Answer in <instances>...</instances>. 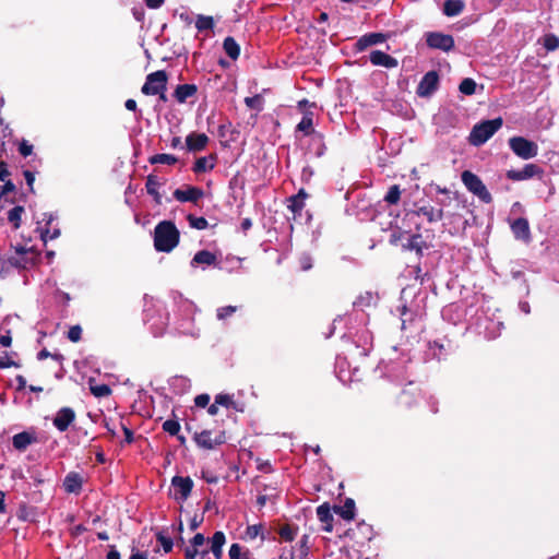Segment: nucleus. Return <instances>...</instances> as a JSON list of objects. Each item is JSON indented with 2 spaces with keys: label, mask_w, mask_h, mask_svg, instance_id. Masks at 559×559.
Masks as SVG:
<instances>
[{
  "label": "nucleus",
  "mask_w": 559,
  "mask_h": 559,
  "mask_svg": "<svg viewBox=\"0 0 559 559\" xmlns=\"http://www.w3.org/2000/svg\"><path fill=\"white\" fill-rule=\"evenodd\" d=\"M424 394L418 385L408 382L395 397L397 408L409 417H419L421 415L420 403Z\"/></svg>",
  "instance_id": "f257e3e1"
},
{
  "label": "nucleus",
  "mask_w": 559,
  "mask_h": 559,
  "mask_svg": "<svg viewBox=\"0 0 559 559\" xmlns=\"http://www.w3.org/2000/svg\"><path fill=\"white\" fill-rule=\"evenodd\" d=\"M180 241V231L173 221H162L154 228V248L158 252L173 251Z\"/></svg>",
  "instance_id": "f03ea898"
},
{
  "label": "nucleus",
  "mask_w": 559,
  "mask_h": 559,
  "mask_svg": "<svg viewBox=\"0 0 559 559\" xmlns=\"http://www.w3.org/2000/svg\"><path fill=\"white\" fill-rule=\"evenodd\" d=\"M503 124L501 117L476 123L468 136L469 144L480 146L486 143Z\"/></svg>",
  "instance_id": "7ed1b4c3"
},
{
  "label": "nucleus",
  "mask_w": 559,
  "mask_h": 559,
  "mask_svg": "<svg viewBox=\"0 0 559 559\" xmlns=\"http://www.w3.org/2000/svg\"><path fill=\"white\" fill-rule=\"evenodd\" d=\"M11 249L13 252L8 255L11 270H28L37 263L38 253L33 248L17 245L11 246Z\"/></svg>",
  "instance_id": "20e7f679"
},
{
  "label": "nucleus",
  "mask_w": 559,
  "mask_h": 559,
  "mask_svg": "<svg viewBox=\"0 0 559 559\" xmlns=\"http://www.w3.org/2000/svg\"><path fill=\"white\" fill-rule=\"evenodd\" d=\"M462 182L466 189L476 195L481 202L489 204L492 202V197L481 179L471 170H464L461 175Z\"/></svg>",
  "instance_id": "39448f33"
},
{
  "label": "nucleus",
  "mask_w": 559,
  "mask_h": 559,
  "mask_svg": "<svg viewBox=\"0 0 559 559\" xmlns=\"http://www.w3.org/2000/svg\"><path fill=\"white\" fill-rule=\"evenodd\" d=\"M509 146L512 150V152L522 159L533 158L538 153L537 144L523 136L510 138Z\"/></svg>",
  "instance_id": "423d86ee"
},
{
  "label": "nucleus",
  "mask_w": 559,
  "mask_h": 559,
  "mask_svg": "<svg viewBox=\"0 0 559 559\" xmlns=\"http://www.w3.org/2000/svg\"><path fill=\"white\" fill-rule=\"evenodd\" d=\"M168 83V74L165 70H157L146 75L145 83L141 87V92L146 96H155Z\"/></svg>",
  "instance_id": "0eeeda50"
},
{
  "label": "nucleus",
  "mask_w": 559,
  "mask_h": 559,
  "mask_svg": "<svg viewBox=\"0 0 559 559\" xmlns=\"http://www.w3.org/2000/svg\"><path fill=\"white\" fill-rule=\"evenodd\" d=\"M212 435L213 432L211 430L205 429L201 432H195L193 440L198 447L205 450H213L216 445H221L226 442L225 431H218L215 437H212Z\"/></svg>",
  "instance_id": "6e6552de"
},
{
  "label": "nucleus",
  "mask_w": 559,
  "mask_h": 559,
  "mask_svg": "<svg viewBox=\"0 0 559 559\" xmlns=\"http://www.w3.org/2000/svg\"><path fill=\"white\" fill-rule=\"evenodd\" d=\"M427 46L432 49H439L449 52L455 47L454 38L452 35L439 32H430L426 35Z\"/></svg>",
  "instance_id": "1a4fd4ad"
},
{
  "label": "nucleus",
  "mask_w": 559,
  "mask_h": 559,
  "mask_svg": "<svg viewBox=\"0 0 559 559\" xmlns=\"http://www.w3.org/2000/svg\"><path fill=\"white\" fill-rule=\"evenodd\" d=\"M439 86V74L437 71L432 70L427 72L418 83L416 94L419 97H429L431 96Z\"/></svg>",
  "instance_id": "9d476101"
},
{
  "label": "nucleus",
  "mask_w": 559,
  "mask_h": 559,
  "mask_svg": "<svg viewBox=\"0 0 559 559\" xmlns=\"http://www.w3.org/2000/svg\"><path fill=\"white\" fill-rule=\"evenodd\" d=\"M193 485V480L189 476H174L171 478V486L175 489L174 498L178 501H186L191 495Z\"/></svg>",
  "instance_id": "9b49d317"
},
{
  "label": "nucleus",
  "mask_w": 559,
  "mask_h": 559,
  "mask_svg": "<svg viewBox=\"0 0 559 559\" xmlns=\"http://www.w3.org/2000/svg\"><path fill=\"white\" fill-rule=\"evenodd\" d=\"M416 216H424L428 223H437L443 219L444 212L441 207H435L429 202L416 203L415 210L411 212Z\"/></svg>",
  "instance_id": "f8f14e48"
},
{
  "label": "nucleus",
  "mask_w": 559,
  "mask_h": 559,
  "mask_svg": "<svg viewBox=\"0 0 559 559\" xmlns=\"http://www.w3.org/2000/svg\"><path fill=\"white\" fill-rule=\"evenodd\" d=\"M544 170L536 164H526L521 170L510 169L507 178L513 181H522L535 176L542 177Z\"/></svg>",
  "instance_id": "ddd939ff"
},
{
  "label": "nucleus",
  "mask_w": 559,
  "mask_h": 559,
  "mask_svg": "<svg viewBox=\"0 0 559 559\" xmlns=\"http://www.w3.org/2000/svg\"><path fill=\"white\" fill-rule=\"evenodd\" d=\"M173 195L179 202L197 204L204 197V191L199 187L186 186L185 189H176Z\"/></svg>",
  "instance_id": "4468645a"
},
{
  "label": "nucleus",
  "mask_w": 559,
  "mask_h": 559,
  "mask_svg": "<svg viewBox=\"0 0 559 559\" xmlns=\"http://www.w3.org/2000/svg\"><path fill=\"white\" fill-rule=\"evenodd\" d=\"M407 237L406 241L402 245L404 250L415 251L420 259L424 255V250L429 248V245L423 239V235L418 231Z\"/></svg>",
  "instance_id": "2eb2a0df"
},
{
  "label": "nucleus",
  "mask_w": 559,
  "mask_h": 559,
  "mask_svg": "<svg viewBox=\"0 0 559 559\" xmlns=\"http://www.w3.org/2000/svg\"><path fill=\"white\" fill-rule=\"evenodd\" d=\"M75 420V412L71 407H62L58 411L53 418V426L61 432L68 430L70 425Z\"/></svg>",
  "instance_id": "dca6fc26"
},
{
  "label": "nucleus",
  "mask_w": 559,
  "mask_h": 559,
  "mask_svg": "<svg viewBox=\"0 0 559 559\" xmlns=\"http://www.w3.org/2000/svg\"><path fill=\"white\" fill-rule=\"evenodd\" d=\"M369 60L373 66L393 69L399 66L397 59L381 50H372Z\"/></svg>",
  "instance_id": "f3484780"
},
{
  "label": "nucleus",
  "mask_w": 559,
  "mask_h": 559,
  "mask_svg": "<svg viewBox=\"0 0 559 559\" xmlns=\"http://www.w3.org/2000/svg\"><path fill=\"white\" fill-rule=\"evenodd\" d=\"M209 141L205 133L191 132L186 138V147L189 152H201L206 147Z\"/></svg>",
  "instance_id": "a211bd4d"
},
{
  "label": "nucleus",
  "mask_w": 559,
  "mask_h": 559,
  "mask_svg": "<svg viewBox=\"0 0 559 559\" xmlns=\"http://www.w3.org/2000/svg\"><path fill=\"white\" fill-rule=\"evenodd\" d=\"M38 438L35 432L22 431L13 436L12 444L17 451H25L28 445L36 443Z\"/></svg>",
  "instance_id": "6ab92c4d"
},
{
  "label": "nucleus",
  "mask_w": 559,
  "mask_h": 559,
  "mask_svg": "<svg viewBox=\"0 0 559 559\" xmlns=\"http://www.w3.org/2000/svg\"><path fill=\"white\" fill-rule=\"evenodd\" d=\"M385 39H386V35L383 33H368V34L361 36L355 43V49H356V51H364L369 46L381 44Z\"/></svg>",
  "instance_id": "aec40b11"
},
{
  "label": "nucleus",
  "mask_w": 559,
  "mask_h": 559,
  "mask_svg": "<svg viewBox=\"0 0 559 559\" xmlns=\"http://www.w3.org/2000/svg\"><path fill=\"white\" fill-rule=\"evenodd\" d=\"M333 508H331L330 503L324 502L320 504L317 508V516L320 522H322L324 525L322 530L324 532L331 533L333 531V514H332Z\"/></svg>",
  "instance_id": "412c9836"
},
{
  "label": "nucleus",
  "mask_w": 559,
  "mask_h": 559,
  "mask_svg": "<svg viewBox=\"0 0 559 559\" xmlns=\"http://www.w3.org/2000/svg\"><path fill=\"white\" fill-rule=\"evenodd\" d=\"M511 230L516 239L528 241L531 239V230L528 221L524 217H519L511 224Z\"/></svg>",
  "instance_id": "4be33fe9"
},
{
  "label": "nucleus",
  "mask_w": 559,
  "mask_h": 559,
  "mask_svg": "<svg viewBox=\"0 0 559 559\" xmlns=\"http://www.w3.org/2000/svg\"><path fill=\"white\" fill-rule=\"evenodd\" d=\"M82 485V476L76 472L68 473L63 479V488L68 493H80Z\"/></svg>",
  "instance_id": "5701e85b"
},
{
  "label": "nucleus",
  "mask_w": 559,
  "mask_h": 559,
  "mask_svg": "<svg viewBox=\"0 0 559 559\" xmlns=\"http://www.w3.org/2000/svg\"><path fill=\"white\" fill-rule=\"evenodd\" d=\"M216 160V154H210L209 156L199 157L193 164L192 171L194 174H203L211 171L215 167Z\"/></svg>",
  "instance_id": "b1692460"
},
{
  "label": "nucleus",
  "mask_w": 559,
  "mask_h": 559,
  "mask_svg": "<svg viewBox=\"0 0 559 559\" xmlns=\"http://www.w3.org/2000/svg\"><path fill=\"white\" fill-rule=\"evenodd\" d=\"M200 264H205V265H213V266H217L218 265V262H217V257L215 253L209 251V250H200L198 251L191 262H190V265L192 267H195L197 265H200Z\"/></svg>",
  "instance_id": "393cba45"
},
{
  "label": "nucleus",
  "mask_w": 559,
  "mask_h": 559,
  "mask_svg": "<svg viewBox=\"0 0 559 559\" xmlns=\"http://www.w3.org/2000/svg\"><path fill=\"white\" fill-rule=\"evenodd\" d=\"M210 552H212L214 559H222L223 558V546L226 543V536L224 532L217 531L213 534V536L210 538Z\"/></svg>",
  "instance_id": "a878e982"
},
{
  "label": "nucleus",
  "mask_w": 559,
  "mask_h": 559,
  "mask_svg": "<svg viewBox=\"0 0 559 559\" xmlns=\"http://www.w3.org/2000/svg\"><path fill=\"white\" fill-rule=\"evenodd\" d=\"M197 92L198 87L195 84H180L177 85L174 92V97L178 103L183 104L188 98L194 96Z\"/></svg>",
  "instance_id": "bb28decb"
},
{
  "label": "nucleus",
  "mask_w": 559,
  "mask_h": 559,
  "mask_svg": "<svg viewBox=\"0 0 559 559\" xmlns=\"http://www.w3.org/2000/svg\"><path fill=\"white\" fill-rule=\"evenodd\" d=\"M356 504L354 499L347 498L344 506H333V511L346 521L354 520Z\"/></svg>",
  "instance_id": "cd10ccee"
},
{
  "label": "nucleus",
  "mask_w": 559,
  "mask_h": 559,
  "mask_svg": "<svg viewBox=\"0 0 559 559\" xmlns=\"http://www.w3.org/2000/svg\"><path fill=\"white\" fill-rule=\"evenodd\" d=\"M160 186V182L158 180V177L155 175H148L145 182L146 192L153 197L155 203L157 205L162 204V195L158 192V188Z\"/></svg>",
  "instance_id": "c85d7f7f"
},
{
  "label": "nucleus",
  "mask_w": 559,
  "mask_h": 559,
  "mask_svg": "<svg viewBox=\"0 0 559 559\" xmlns=\"http://www.w3.org/2000/svg\"><path fill=\"white\" fill-rule=\"evenodd\" d=\"M296 130L302 132L305 135L314 133L312 111H305L300 122L296 127Z\"/></svg>",
  "instance_id": "c756f323"
},
{
  "label": "nucleus",
  "mask_w": 559,
  "mask_h": 559,
  "mask_svg": "<svg viewBox=\"0 0 559 559\" xmlns=\"http://www.w3.org/2000/svg\"><path fill=\"white\" fill-rule=\"evenodd\" d=\"M464 10L462 0H445L443 3V14L447 16H456Z\"/></svg>",
  "instance_id": "7c9ffc66"
},
{
  "label": "nucleus",
  "mask_w": 559,
  "mask_h": 559,
  "mask_svg": "<svg viewBox=\"0 0 559 559\" xmlns=\"http://www.w3.org/2000/svg\"><path fill=\"white\" fill-rule=\"evenodd\" d=\"M223 48L231 60H237L240 55V46L234 37L228 36L223 41Z\"/></svg>",
  "instance_id": "2f4dec72"
},
{
  "label": "nucleus",
  "mask_w": 559,
  "mask_h": 559,
  "mask_svg": "<svg viewBox=\"0 0 559 559\" xmlns=\"http://www.w3.org/2000/svg\"><path fill=\"white\" fill-rule=\"evenodd\" d=\"M25 212L24 206L15 205L8 212V222L14 230L19 229L22 224V214Z\"/></svg>",
  "instance_id": "473e14b6"
},
{
  "label": "nucleus",
  "mask_w": 559,
  "mask_h": 559,
  "mask_svg": "<svg viewBox=\"0 0 559 559\" xmlns=\"http://www.w3.org/2000/svg\"><path fill=\"white\" fill-rule=\"evenodd\" d=\"M298 534V527H295L290 524H285L280 527L278 535L284 542H293Z\"/></svg>",
  "instance_id": "72a5a7b5"
},
{
  "label": "nucleus",
  "mask_w": 559,
  "mask_h": 559,
  "mask_svg": "<svg viewBox=\"0 0 559 559\" xmlns=\"http://www.w3.org/2000/svg\"><path fill=\"white\" fill-rule=\"evenodd\" d=\"M148 162L152 165H155V164L174 165L178 162V158L171 154L160 153V154H155V155L151 156L148 158Z\"/></svg>",
  "instance_id": "f704fd0d"
},
{
  "label": "nucleus",
  "mask_w": 559,
  "mask_h": 559,
  "mask_svg": "<svg viewBox=\"0 0 559 559\" xmlns=\"http://www.w3.org/2000/svg\"><path fill=\"white\" fill-rule=\"evenodd\" d=\"M228 555L230 559H250V551L237 543L230 546Z\"/></svg>",
  "instance_id": "c9c22d12"
},
{
  "label": "nucleus",
  "mask_w": 559,
  "mask_h": 559,
  "mask_svg": "<svg viewBox=\"0 0 559 559\" xmlns=\"http://www.w3.org/2000/svg\"><path fill=\"white\" fill-rule=\"evenodd\" d=\"M245 536L248 539H254L260 536L261 539L264 540V526L262 524L249 525L246 528Z\"/></svg>",
  "instance_id": "e433bc0d"
},
{
  "label": "nucleus",
  "mask_w": 559,
  "mask_h": 559,
  "mask_svg": "<svg viewBox=\"0 0 559 559\" xmlns=\"http://www.w3.org/2000/svg\"><path fill=\"white\" fill-rule=\"evenodd\" d=\"M401 188L399 185H393L389 188L384 195V201L389 204H397L401 200Z\"/></svg>",
  "instance_id": "4c0bfd02"
},
{
  "label": "nucleus",
  "mask_w": 559,
  "mask_h": 559,
  "mask_svg": "<svg viewBox=\"0 0 559 559\" xmlns=\"http://www.w3.org/2000/svg\"><path fill=\"white\" fill-rule=\"evenodd\" d=\"M214 27V20L212 16L198 15L195 21V28L199 32L212 29Z\"/></svg>",
  "instance_id": "58836bf2"
},
{
  "label": "nucleus",
  "mask_w": 559,
  "mask_h": 559,
  "mask_svg": "<svg viewBox=\"0 0 559 559\" xmlns=\"http://www.w3.org/2000/svg\"><path fill=\"white\" fill-rule=\"evenodd\" d=\"M415 319L416 314L404 305L401 308L402 330H406L408 325H412Z\"/></svg>",
  "instance_id": "ea45409f"
},
{
  "label": "nucleus",
  "mask_w": 559,
  "mask_h": 559,
  "mask_svg": "<svg viewBox=\"0 0 559 559\" xmlns=\"http://www.w3.org/2000/svg\"><path fill=\"white\" fill-rule=\"evenodd\" d=\"M287 209L290 210L294 215H301V211L304 210L305 207V202L299 200L298 197H295V195H290L288 199H287Z\"/></svg>",
  "instance_id": "a19ab883"
},
{
  "label": "nucleus",
  "mask_w": 559,
  "mask_h": 559,
  "mask_svg": "<svg viewBox=\"0 0 559 559\" xmlns=\"http://www.w3.org/2000/svg\"><path fill=\"white\" fill-rule=\"evenodd\" d=\"M187 221L190 225L191 228H194V229H198V230H203L205 229L207 226H209V223L207 221L202 217V216H195L193 214H188L187 215Z\"/></svg>",
  "instance_id": "79ce46f5"
},
{
  "label": "nucleus",
  "mask_w": 559,
  "mask_h": 559,
  "mask_svg": "<svg viewBox=\"0 0 559 559\" xmlns=\"http://www.w3.org/2000/svg\"><path fill=\"white\" fill-rule=\"evenodd\" d=\"M476 82L471 79V78H466L464 80H462V82L460 83L459 85V91L464 94V95H473L475 94L476 92Z\"/></svg>",
  "instance_id": "37998d69"
},
{
  "label": "nucleus",
  "mask_w": 559,
  "mask_h": 559,
  "mask_svg": "<svg viewBox=\"0 0 559 559\" xmlns=\"http://www.w3.org/2000/svg\"><path fill=\"white\" fill-rule=\"evenodd\" d=\"M91 393L95 397H106L109 396L112 392L111 388L108 384H96V385H90Z\"/></svg>",
  "instance_id": "c03bdc74"
},
{
  "label": "nucleus",
  "mask_w": 559,
  "mask_h": 559,
  "mask_svg": "<svg viewBox=\"0 0 559 559\" xmlns=\"http://www.w3.org/2000/svg\"><path fill=\"white\" fill-rule=\"evenodd\" d=\"M156 540L160 544L165 554L173 550L174 542L169 536H166L163 531L156 533Z\"/></svg>",
  "instance_id": "a18cd8bd"
},
{
  "label": "nucleus",
  "mask_w": 559,
  "mask_h": 559,
  "mask_svg": "<svg viewBox=\"0 0 559 559\" xmlns=\"http://www.w3.org/2000/svg\"><path fill=\"white\" fill-rule=\"evenodd\" d=\"M214 401L218 406L237 409L233 395L219 393L215 396Z\"/></svg>",
  "instance_id": "49530a36"
},
{
  "label": "nucleus",
  "mask_w": 559,
  "mask_h": 559,
  "mask_svg": "<svg viewBox=\"0 0 559 559\" xmlns=\"http://www.w3.org/2000/svg\"><path fill=\"white\" fill-rule=\"evenodd\" d=\"M544 47L548 51H554L559 48V37L555 34H547L544 36Z\"/></svg>",
  "instance_id": "de8ad7c7"
},
{
  "label": "nucleus",
  "mask_w": 559,
  "mask_h": 559,
  "mask_svg": "<svg viewBox=\"0 0 559 559\" xmlns=\"http://www.w3.org/2000/svg\"><path fill=\"white\" fill-rule=\"evenodd\" d=\"M163 430L168 432L170 436H178L180 431V424L177 420L168 419L164 421Z\"/></svg>",
  "instance_id": "09e8293b"
},
{
  "label": "nucleus",
  "mask_w": 559,
  "mask_h": 559,
  "mask_svg": "<svg viewBox=\"0 0 559 559\" xmlns=\"http://www.w3.org/2000/svg\"><path fill=\"white\" fill-rule=\"evenodd\" d=\"M82 332H83V330H82L81 325H79V324L72 325L67 333V337L70 342L78 343L82 338Z\"/></svg>",
  "instance_id": "8fccbe9b"
},
{
  "label": "nucleus",
  "mask_w": 559,
  "mask_h": 559,
  "mask_svg": "<svg viewBox=\"0 0 559 559\" xmlns=\"http://www.w3.org/2000/svg\"><path fill=\"white\" fill-rule=\"evenodd\" d=\"M236 311H237L236 306L221 307L216 311V317L218 320H226L227 318L231 317Z\"/></svg>",
  "instance_id": "3c124183"
},
{
  "label": "nucleus",
  "mask_w": 559,
  "mask_h": 559,
  "mask_svg": "<svg viewBox=\"0 0 559 559\" xmlns=\"http://www.w3.org/2000/svg\"><path fill=\"white\" fill-rule=\"evenodd\" d=\"M262 102H263V99H262L261 95H254V96L245 98V104L247 105V107H249L251 109H257V110L262 109Z\"/></svg>",
  "instance_id": "603ef678"
},
{
  "label": "nucleus",
  "mask_w": 559,
  "mask_h": 559,
  "mask_svg": "<svg viewBox=\"0 0 559 559\" xmlns=\"http://www.w3.org/2000/svg\"><path fill=\"white\" fill-rule=\"evenodd\" d=\"M33 148L34 146L25 139H22L20 142H19V153L23 156V157H27L29 155L33 154Z\"/></svg>",
  "instance_id": "864d4df0"
},
{
  "label": "nucleus",
  "mask_w": 559,
  "mask_h": 559,
  "mask_svg": "<svg viewBox=\"0 0 559 559\" xmlns=\"http://www.w3.org/2000/svg\"><path fill=\"white\" fill-rule=\"evenodd\" d=\"M60 236V229L55 228L52 233H50L49 228H40V238L44 242H47L48 239L52 240Z\"/></svg>",
  "instance_id": "5fc2aeb1"
},
{
  "label": "nucleus",
  "mask_w": 559,
  "mask_h": 559,
  "mask_svg": "<svg viewBox=\"0 0 559 559\" xmlns=\"http://www.w3.org/2000/svg\"><path fill=\"white\" fill-rule=\"evenodd\" d=\"M12 270L8 257L0 254V276L4 278L9 276Z\"/></svg>",
  "instance_id": "6e6d98bb"
},
{
  "label": "nucleus",
  "mask_w": 559,
  "mask_h": 559,
  "mask_svg": "<svg viewBox=\"0 0 559 559\" xmlns=\"http://www.w3.org/2000/svg\"><path fill=\"white\" fill-rule=\"evenodd\" d=\"M309 538L310 536L308 534H305L301 536L300 540L298 542L299 551L302 557H307L309 554Z\"/></svg>",
  "instance_id": "4d7b16f0"
},
{
  "label": "nucleus",
  "mask_w": 559,
  "mask_h": 559,
  "mask_svg": "<svg viewBox=\"0 0 559 559\" xmlns=\"http://www.w3.org/2000/svg\"><path fill=\"white\" fill-rule=\"evenodd\" d=\"M3 182L4 183L0 186V198L7 195L10 192L15 191L16 189L15 185L11 180L7 179Z\"/></svg>",
  "instance_id": "13d9d810"
},
{
  "label": "nucleus",
  "mask_w": 559,
  "mask_h": 559,
  "mask_svg": "<svg viewBox=\"0 0 559 559\" xmlns=\"http://www.w3.org/2000/svg\"><path fill=\"white\" fill-rule=\"evenodd\" d=\"M205 544V536L202 533H197L190 540L189 545L200 548Z\"/></svg>",
  "instance_id": "bf43d9fd"
},
{
  "label": "nucleus",
  "mask_w": 559,
  "mask_h": 559,
  "mask_svg": "<svg viewBox=\"0 0 559 559\" xmlns=\"http://www.w3.org/2000/svg\"><path fill=\"white\" fill-rule=\"evenodd\" d=\"M210 400H211V399H210V395H209V394H206V393L199 394V395H197V396H195V399H194V404H195V406H198V407H202V408H204V407H206V406L209 405Z\"/></svg>",
  "instance_id": "052dcab7"
},
{
  "label": "nucleus",
  "mask_w": 559,
  "mask_h": 559,
  "mask_svg": "<svg viewBox=\"0 0 559 559\" xmlns=\"http://www.w3.org/2000/svg\"><path fill=\"white\" fill-rule=\"evenodd\" d=\"M23 176L26 180V183L28 186L29 192L34 193V181H35V174L28 169H25L23 171Z\"/></svg>",
  "instance_id": "680f3d73"
},
{
  "label": "nucleus",
  "mask_w": 559,
  "mask_h": 559,
  "mask_svg": "<svg viewBox=\"0 0 559 559\" xmlns=\"http://www.w3.org/2000/svg\"><path fill=\"white\" fill-rule=\"evenodd\" d=\"M426 403L428 404V407H429V411L431 414L436 415L439 413V402L435 396L430 395L426 400Z\"/></svg>",
  "instance_id": "e2e57ef3"
},
{
  "label": "nucleus",
  "mask_w": 559,
  "mask_h": 559,
  "mask_svg": "<svg viewBox=\"0 0 559 559\" xmlns=\"http://www.w3.org/2000/svg\"><path fill=\"white\" fill-rule=\"evenodd\" d=\"M10 367H20V365L14 360L10 359L7 353H4V356L0 357V369H5Z\"/></svg>",
  "instance_id": "0e129e2a"
},
{
  "label": "nucleus",
  "mask_w": 559,
  "mask_h": 559,
  "mask_svg": "<svg viewBox=\"0 0 559 559\" xmlns=\"http://www.w3.org/2000/svg\"><path fill=\"white\" fill-rule=\"evenodd\" d=\"M199 549L189 545L185 548V559H198Z\"/></svg>",
  "instance_id": "69168bd1"
},
{
  "label": "nucleus",
  "mask_w": 559,
  "mask_h": 559,
  "mask_svg": "<svg viewBox=\"0 0 559 559\" xmlns=\"http://www.w3.org/2000/svg\"><path fill=\"white\" fill-rule=\"evenodd\" d=\"M308 107H316V103H310L308 99L304 98L297 103L298 110L304 115L305 111H310Z\"/></svg>",
  "instance_id": "338daca9"
},
{
  "label": "nucleus",
  "mask_w": 559,
  "mask_h": 559,
  "mask_svg": "<svg viewBox=\"0 0 559 559\" xmlns=\"http://www.w3.org/2000/svg\"><path fill=\"white\" fill-rule=\"evenodd\" d=\"M121 428L124 433V442L131 444L134 441L133 431L121 423Z\"/></svg>",
  "instance_id": "774afa93"
}]
</instances>
